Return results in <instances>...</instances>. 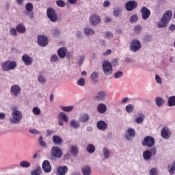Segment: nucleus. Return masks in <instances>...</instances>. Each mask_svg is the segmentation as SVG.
Instances as JSON below:
<instances>
[{
	"instance_id": "4d7b16f0",
	"label": "nucleus",
	"mask_w": 175,
	"mask_h": 175,
	"mask_svg": "<svg viewBox=\"0 0 175 175\" xmlns=\"http://www.w3.org/2000/svg\"><path fill=\"white\" fill-rule=\"evenodd\" d=\"M105 38H107V39H111L113 38V33L108 31L105 33Z\"/></svg>"
},
{
	"instance_id": "58836bf2",
	"label": "nucleus",
	"mask_w": 175,
	"mask_h": 175,
	"mask_svg": "<svg viewBox=\"0 0 175 175\" xmlns=\"http://www.w3.org/2000/svg\"><path fill=\"white\" fill-rule=\"evenodd\" d=\"M32 111L35 116H39V114L41 113L40 109H39L38 107H33Z\"/></svg>"
},
{
	"instance_id": "4468645a",
	"label": "nucleus",
	"mask_w": 175,
	"mask_h": 175,
	"mask_svg": "<svg viewBox=\"0 0 175 175\" xmlns=\"http://www.w3.org/2000/svg\"><path fill=\"white\" fill-rule=\"evenodd\" d=\"M42 170L44 173H50L51 172V165L50 164V161L49 160H45L42 163Z\"/></svg>"
},
{
	"instance_id": "72a5a7b5",
	"label": "nucleus",
	"mask_w": 175,
	"mask_h": 175,
	"mask_svg": "<svg viewBox=\"0 0 175 175\" xmlns=\"http://www.w3.org/2000/svg\"><path fill=\"white\" fill-rule=\"evenodd\" d=\"M20 166L21 167H29L31 166V163L27 161H22L20 162Z\"/></svg>"
},
{
	"instance_id": "7ed1b4c3",
	"label": "nucleus",
	"mask_w": 175,
	"mask_h": 175,
	"mask_svg": "<svg viewBox=\"0 0 175 175\" xmlns=\"http://www.w3.org/2000/svg\"><path fill=\"white\" fill-rule=\"evenodd\" d=\"M17 66V63L16 62H10L9 60L4 62L1 64V68L5 72L9 70H13Z\"/></svg>"
},
{
	"instance_id": "39448f33",
	"label": "nucleus",
	"mask_w": 175,
	"mask_h": 175,
	"mask_svg": "<svg viewBox=\"0 0 175 175\" xmlns=\"http://www.w3.org/2000/svg\"><path fill=\"white\" fill-rule=\"evenodd\" d=\"M23 118V114L18 110H15L12 112V119L11 121L13 124H18Z\"/></svg>"
},
{
	"instance_id": "4be33fe9",
	"label": "nucleus",
	"mask_w": 175,
	"mask_h": 175,
	"mask_svg": "<svg viewBox=\"0 0 175 175\" xmlns=\"http://www.w3.org/2000/svg\"><path fill=\"white\" fill-rule=\"evenodd\" d=\"M152 157V156L151 155V152H150V150H146L143 152V158L145 159V161H150Z\"/></svg>"
},
{
	"instance_id": "b1692460",
	"label": "nucleus",
	"mask_w": 175,
	"mask_h": 175,
	"mask_svg": "<svg viewBox=\"0 0 175 175\" xmlns=\"http://www.w3.org/2000/svg\"><path fill=\"white\" fill-rule=\"evenodd\" d=\"M17 32L19 33H25V32L27 31L25 29V26L23 24H19L16 27Z\"/></svg>"
},
{
	"instance_id": "ddd939ff",
	"label": "nucleus",
	"mask_w": 175,
	"mask_h": 175,
	"mask_svg": "<svg viewBox=\"0 0 175 175\" xmlns=\"http://www.w3.org/2000/svg\"><path fill=\"white\" fill-rule=\"evenodd\" d=\"M161 137L163 139H170V136H172V133L169 131V128L167 126H165L162 129L161 132Z\"/></svg>"
},
{
	"instance_id": "774afa93",
	"label": "nucleus",
	"mask_w": 175,
	"mask_h": 175,
	"mask_svg": "<svg viewBox=\"0 0 175 175\" xmlns=\"http://www.w3.org/2000/svg\"><path fill=\"white\" fill-rule=\"evenodd\" d=\"M169 29H170V31H174V29H175V25H171L169 27Z\"/></svg>"
},
{
	"instance_id": "603ef678",
	"label": "nucleus",
	"mask_w": 175,
	"mask_h": 175,
	"mask_svg": "<svg viewBox=\"0 0 175 175\" xmlns=\"http://www.w3.org/2000/svg\"><path fill=\"white\" fill-rule=\"evenodd\" d=\"M137 15L134 14L131 17L130 21L131 23H136V21H137Z\"/></svg>"
},
{
	"instance_id": "49530a36",
	"label": "nucleus",
	"mask_w": 175,
	"mask_h": 175,
	"mask_svg": "<svg viewBox=\"0 0 175 175\" xmlns=\"http://www.w3.org/2000/svg\"><path fill=\"white\" fill-rule=\"evenodd\" d=\"M134 32L135 33H140V32H142V26L140 25L135 26L134 27Z\"/></svg>"
},
{
	"instance_id": "5701e85b",
	"label": "nucleus",
	"mask_w": 175,
	"mask_h": 175,
	"mask_svg": "<svg viewBox=\"0 0 175 175\" xmlns=\"http://www.w3.org/2000/svg\"><path fill=\"white\" fill-rule=\"evenodd\" d=\"M97 110L98 113H100L101 114H103L107 110V107L105 105V104H100L97 107Z\"/></svg>"
},
{
	"instance_id": "0e129e2a",
	"label": "nucleus",
	"mask_w": 175,
	"mask_h": 175,
	"mask_svg": "<svg viewBox=\"0 0 175 175\" xmlns=\"http://www.w3.org/2000/svg\"><path fill=\"white\" fill-rule=\"evenodd\" d=\"M110 54H111V50L108 49L105 53H103V55L104 56L110 55Z\"/></svg>"
},
{
	"instance_id": "4c0bfd02",
	"label": "nucleus",
	"mask_w": 175,
	"mask_h": 175,
	"mask_svg": "<svg viewBox=\"0 0 175 175\" xmlns=\"http://www.w3.org/2000/svg\"><path fill=\"white\" fill-rule=\"evenodd\" d=\"M125 110L126 113H132L133 111V105L132 104H129L125 107Z\"/></svg>"
},
{
	"instance_id": "2eb2a0df",
	"label": "nucleus",
	"mask_w": 175,
	"mask_h": 175,
	"mask_svg": "<svg viewBox=\"0 0 175 175\" xmlns=\"http://www.w3.org/2000/svg\"><path fill=\"white\" fill-rule=\"evenodd\" d=\"M90 24H92V25H97V24H99L100 23V18L99 17V16L92 14L90 17Z\"/></svg>"
},
{
	"instance_id": "f03ea898",
	"label": "nucleus",
	"mask_w": 175,
	"mask_h": 175,
	"mask_svg": "<svg viewBox=\"0 0 175 175\" xmlns=\"http://www.w3.org/2000/svg\"><path fill=\"white\" fill-rule=\"evenodd\" d=\"M103 70L105 76H110L113 73V64L107 60L103 62Z\"/></svg>"
},
{
	"instance_id": "3c124183",
	"label": "nucleus",
	"mask_w": 175,
	"mask_h": 175,
	"mask_svg": "<svg viewBox=\"0 0 175 175\" xmlns=\"http://www.w3.org/2000/svg\"><path fill=\"white\" fill-rule=\"evenodd\" d=\"M150 175H158V170H157L156 168H152L150 170Z\"/></svg>"
},
{
	"instance_id": "6ab92c4d",
	"label": "nucleus",
	"mask_w": 175,
	"mask_h": 175,
	"mask_svg": "<svg viewBox=\"0 0 175 175\" xmlns=\"http://www.w3.org/2000/svg\"><path fill=\"white\" fill-rule=\"evenodd\" d=\"M97 128L100 131H106L107 128V124L103 120H100L97 122Z\"/></svg>"
},
{
	"instance_id": "69168bd1",
	"label": "nucleus",
	"mask_w": 175,
	"mask_h": 175,
	"mask_svg": "<svg viewBox=\"0 0 175 175\" xmlns=\"http://www.w3.org/2000/svg\"><path fill=\"white\" fill-rule=\"evenodd\" d=\"M108 6H110V1H104L103 7L104 8H108Z\"/></svg>"
},
{
	"instance_id": "f8f14e48",
	"label": "nucleus",
	"mask_w": 175,
	"mask_h": 175,
	"mask_svg": "<svg viewBox=\"0 0 175 175\" xmlns=\"http://www.w3.org/2000/svg\"><path fill=\"white\" fill-rule=\"evenodd\" d=\"M125 8L127 12H132L137 8V3L135 1H130L126 3Z\"/></svg>"
},
{
	"instance_id": "412c9836",
	"label": "nucleus",
	"mask_w": 175,
	"mask_h": 175,
	"mask_svg": "<svg viewBox=\"0 0 175 175\" xmlns=\"http://www.w3.org/2000/svg\"><path fill=\"white\" fill-rule=\"evenodd\" d=\"M66 51L68 50L65 47H62L57 51V54L59 58H65L66 57Z\"/></svg>"
},
{
	"instance_id": "9b49d317",
	"label": "nucleus",
	"mask_w": 175,
	"mask_h": 175,
	"mask_svg": "<svg viewBox=\"0 0 175 175\" xmlns=\"http://www.w3.org/2000/svg\"><path fill=\"white\" fill-rule=\"evenodd\" d=\"M52 154L55 158H61L62 157V150L58 146H53L51 149Z\"/></svg>"
},
{
	"instance_id": "680f3d73",
	"label": "nucleus",
	"mask_w": 175,
	"mask_h": 175,
	"mask_svg": "<svg viewBox=\"0 0 175 175\" xmlns=\"http://www.w3.org/2000/svg\"><path fill=\"white\" fill-rule=\"evenodd\" d=\"M83 62H84V57L80 56L79 57V60L78 61L79 65H82Z\"/></svg>"
},
{
	"instance_id": "aec40b11",
	"label": "nucleus",
	"mask_w": 175,
	"mask_h": 175,
	"mask_svg": "<svg viewBox=\"0 0 175 175\" xmlns=\"http://www.w3.org/2000/svg\"><path fill=\"white\" fill-rule=\"evenodd\" d=\"M94 99L96 100H105L106 99V93L105 92H98L97 96H94Z\"/></svg>"
},
{
	"instance_id": "09e8293b",
	"label": "nucleus",
	"mask_w": 175,
	"mask_h": 175,
	"mask_svg": "<svg viewBox=\"0 0 175 175\" xmlns=\"http://www.w3.org/2000/svg\"><path fill=\"white\" fill-rule=\"evenodd\" d=\"M144 118V115H142L141 117H138L135 119V122H137V124H140L143 122Z\"/></svg>"
},
{
	"instance_id": "c9c22d12",
	"label": "nucleus",
	"mask_w": 175,
	"mask_h": 175,
	"mask_svg": "<svg viewBox=\"0 0 175 175\" xmlns=\"http://www.w3.org/2000/svg\"><path fill=\"white\" fill-rule=\"evenodd\" d=\"M90 120V116L88 114L84 113L83 116H81L80 120L81 122H87Z\"/></svg>"
},
{
	"instance_id": "e2e57ef3",
	"label": "nucleus",
	"mask_w": 175,
	"mask_h": 175,
	"mask_svg": "<svg viewBox=\"0 0 175 175\" xmlns=\"http://www.w3.org/2000/svg\"><path fill=\"white\" fill-rule=\"evenodd\" d=\"M29 132H30V133H33V135L39 134V131H38V130L34 129L29 130Z\"/></svg>"
},
{
	"instance_id": "cd10ccee",
	"label": "nucleus",
	"mask_w": 175,
	"mask_h": 175,
	"mask_svg": "<svg viewBox=\"0 0 175 175\" xmlns=\"http://www.w3.org/2000/svg\"><path fill=\"white\" fill-rule=\"evenodd\" d=\"M52 140L55 144H61L62 143V139H61L59 136L57 135H53Z\"/></svg>"
},
{
	"instance_id": "f704fd0d",
	"label": "nucleus",
	"mask_w": 175,
	"mask_h": 175,
	"mask_svg": "<svg viewBox=\"0 0 175 175\" xmlns=\"http://www.w3.org/2000/svg\"><path fill=\"white\" fill-rule=\"evenodd\" d=\"M70 126L72 128H75V129H77V128H80V124L76 122V120H71Z\"/></svg>"
},
{
	"instance_id": "2f4dec72",
	"label": "nucleus",
	"mask_w": 175,
	"mask_h": 175,
	"mask_svg": "<svg viewBox=\"0 0 175 175\" xmlns=\"http://www.w3.org/2000/svg\"><path fill=\"white\" fill-rule=\"evenodd\" d=\"M84 32L86 36H90V35H94V33H95V31L91 28H85Z\"/></svg>"
},
{
	"instance_id": "bf43d9fd",
	"label": "nucleus",
	"mask_w": 175,
	"mask_h": 175,
	"mask_svg": "<svg viewBox=\"0 0 175 175\" xmlns=\"http://www.w3.org/2000/svg\"><path fill=\"white\" fill-rule=\"evenodd\" d=\"M52 35H53L54 36H58V35H59V30L58 29H54L52 31Z\"/></svg>"
},
{
	"instance_id": "a211bd4d",
	"label": "nucleus",
	"mask_w": 175,
	"mask_h": 175,
	"mask_svg": "<svg viewBox=\"0 0 175 175\" xmlns=\"http://www.w3.org/2000/svg\"><path fill=\"white\" fill-rule=\"evenodd\" d=\"M127 133H126L125 137L127 139V140H129L130 137H135V135H136V132L135 131V129L132 128H129L126 131Z\"/></svg>"
},
{
	"instance_id": "9d476101",
	"label": "nucleus",
	"mask_w": 175,
	"mask_h": 175,
	"mask_svg": "<svg viewBox=\"0 0 175 175\" xmlns=\"http://www.w3.org/2000/svg\"><path fill=\"white\" fill-rule=\"evenodd\" d=\"M10 92L11 95L17 97L18 94H21V88H20L18 85H14L11 87Z\"/></svg>"
},
{
	"instance_id": "864d4df0",
	"label": "nucleus",
	"mask_w": 175,
	"mask_h": 175,
	"mask_svg": "<svg viewBox=\"0 0 175 175\" xmlns=\"http://www.w3.org/2000/svg\"><path fill=\"white\" fill-rule=\"evenodd\" d=\"M150 155L152 157V155H157V148L154 147V148H152L150 150Z\"/></svg>"
},
{
	"instance_id": "79ce46f5",
	"label": "nucleus",
	"mask_w": 175,
	"mask_h": 175,
	"mask_svg": "<svg viewBox=\"0 0 175 175\" xmlns=\"http://www.w3.org/2000/svg\"><path fill=\"white\" fill-rule=\"evenodd\" d=\"M78 85H80V87H83V85H85V81L83 78H80L77 81Z\"/></svg>"
},
{
	"instance_id": "1a4fd4ad",
	"label": "nucleus",
	"mask_w": 175,
	"mask_h": 175,
	"mask_svg": "<svg viewBox=\"0 0 175 175\" xmlns=\"http://www.w3.org/2000/svg\"><path fill=\"white\" fill-rule=\"evenodd\" d=\"M38 43L39 46H41L42 47H45V46H47V44H49V40L47 39L46 36H38Z\"/></svg>"
},
{
	"instance_id": "20e7f679",
	"label": "nucleus",
	"mask_w": 175,
	"mask_h": 175,
	"mask_svg": "<svg viewBox=\"0 0 175 175\" xmlns=\"http://www.w3.org/2000/svg\"><path fill=\"white\" fill-rule=\"evenodd\" d=\"M46 14L48 18H49L52 23H55V21L58 20V16L57 15V13H55V10L51 8L47 9Z\"/></svg>"
},
{
	"instance_id": "338daca9",
	"label": "nucleus",
	"mask_w": 175,
	"mask_h": 175,
	"mask_svg": "<svg viewBox=\"0 0 175 175\" xmlns=\"http://www.w3.org/2000/svg\"><path fill=\"white\" fill-rule=\"evenodd\" d=\"M6 114L3 113H0V120H5Z\"/></svg>"
},
{
	"instance_id": "a878e982",
	"label": "nucleus",
	"mask_w": 175,
	"mask_h": 175,
	"mask_svg": "<svg viewBox=\"0 0 175 175\" xmlns=\"http://www.w3.org/2000/svg\"><path fill=\"white\" fill-rule=\"evenodd\" d=\"M155 103L158 107H161V106H163V104L165 103V100H163V98H162L161 97H157L155 99Z\"/></svg>"
},
{
	"instance_id": "dca6fc26",
	"label": "nucleus",
	"mask_w": 175,
	"mask_h": 175,
	"mask_svg": "<svg viewBox=\"0 0 175 175\" xmlns=\"http://www.w3.org/2000/svg\"><path fill=\"white\" fill-rule=\"evenodd\" d=\"M22 61L24 62L25 65H32V57H29L27 54L22 56Z\"/></svg>"
},
{
	"instance_id": "a18cd8bd",
	"label": "nucleus",
	"mask_w": 175,
	"mask_h": 175,
	"mask_svg": "<svg viewBox=\"0 0 175 175\" xmlns=\"http://www.w3.org/2000/svg\"><path fill=\"white\" fill-rule=\"evenodd\" d=\"M56 4L57 6H59L60 8H64L65 7V1L62 0H58L56 1Z\"/></svg>"
},
{
	"instance_id": "e433bc0d",
	"label": "nucleus",
	"mask_w": 175,
	"mask_h": 175,
	"mask_svg": "<svg viewBox=\"0 0 175 175\" xmlns=\"http://www.w3.org/2000/svg\"><path fill=\"white\" fill-rule=\"evenodd\" d=\"M98 77H99V73L98 72H94L92 73L91 79L93 81H96V79H98Z\"/></svg>"
},
{
	"instance_id": "6e6552de",
	"label": "nucleus",
	"mask_w": 175,
	"mask_h": 175,
	"mask_svg": "<svg viewBox=\"0 0 175 175\" xmlns=\"http://www.w3.org/2000/svg\"><path fill=\"white\" fill-rule=\"evenodd\" d=\"M141 14L143 20H147L151 16V11L146 7L144 6L141 8Z\"/></svg>"
},
{
	"instance_id": "f257e3e1",
	"label": "nucleus",
	"mask_w": 175,
	"mask_h": 175,
	"mask_svg": "<svg viewBox=\"0 0 175 175\" xmlns=\"http://www.w3.org/2000/svg\"><path fill=\"white\" fill-rule=\"evenodd\" d=\"M172 16L173 14L170 10L166 11L161 18V21L157 23L158 28H165V27H167Z\"/></svg>"
},
{
	"instance_id": "37998d69",
	"label": "nucleus",
	"mask_w": 175,
	"mask_h": 175,
	"mask_svg": "<svg viewBox=\"0 0 175 175\" xmlns=\"http://www.w3.org/2000/svg\"><path fill=\"white\" fill-rule=\"evenodd\" d=\"M124 76V72L122 71H118L114 74L115 79H120V77H122Z\"/></svg>"
},
{
	"instance_id": "393cba45",
	"label": "nucleus",
	"mask_w": 175,
	"mask_h": 175,
	"mask_svg": "<svg viewBox=\"0 0 175 175\" xmlns=\"http://www.w3.org/2000/svg\"><path fill=\"white\" fill-rule=\"evenodd\" d=\"M70 152L72 155H77V154H79V148L75 145H72L70 148Z\"/></svg>"
},
{
	"instance_id": "5fc2aeb1",
	"label": "nucleus",
	"mask_w": 175,
	"mask_h": 175,
	"mask_svg": "<svg viewBox=\"0 0 175 175\" xmlns=\"http://www.w3.org/2000/svg\"><path fill=\"white\" fill-rule=\"evenodd\" d=\"M51 61H52V62H57V61H58V56H57V55H52Z\"/></svg>"
},
{
	"instance_id": "a19ab883",
	"label": "nucleus",
	"mask_w": 175,
	"mask_h": 175,
	"mask_svg": "<svg viewBox=\"0 0 175 175\" xmlns=\"http://www.w3.org/2000/svg\"><path fill=\"white\" fill-rule=\"evenodd\" d=\"M26 10L27 12H32L33 10V5L31 3H28L26 4Z\"/></svg>"
},
{
	"instance_id": "c756f323",
	"label": "nucleus",
	"mask_w": 175,
	"mask_h": 175,
	"mask_svg": "<svg viewBox=\"0 0 175 175\" xmlns=\"http://www.w3.org/2000/svg\"><path fill=\"white\" fill-rule=\"evenodd\" d=\"M59 119L61 120L62 121H64V122H68V116H66V114L64 112H61L59 116Z\"/></svg>"
},
{
	"instance_id": "f3484780",
	"label": "nucleus",
	"mask_w": 175,
	"mask_h": 175,
	"mask_svg": "<svg viewBox=\"0 0 175 175\" xmlns=\"http://www.w3.org/2000/svg\"><path fill=\"white\" fill-rule=\"evenodd\" d=\"M68 173V167L67 166H59L57 170V175H65Z\"/></svg>"
},
{
	"instance_id": "13d9d810",
	"label": "nucleus",
	"mask_w": 175,
	"mask_h": 175,
	"mask_svg": "<svg viewBox=\"0 0 175 175\" xmlns=\"http://www.w3.org/2000/svg\"><path fill=\"white\" fill-rule=\"evenodd\" d=\"M155 79L159 84H162V79H161V77H159V75H156Z\"/></svg>"
},
{
	"instance_id": "ea45409f",
	"label": "nucleus",
	"mask_w": 175,
	"mask_h": 175,
	"mask_svg": "<svg viewBox=\"0 0 175 175\" xmlns=\"http://www.w3.org/2000/svg\"><path fill=\"white\" fill-rule=\"evenodd\" d=\"M62 110H63V111H66V113H69V111H72V110H73V106L62 107Z\"/></svg>"
},
{
	"instance_id": "7c9ffc66",
	"label": "nucleus",
	"mask_w": 175,
	"mask_h": 175,
	"mask_svg": "<svg viewBox=\"0 0 175 175\" xmlns=\"http://www.w3.org/2000/svg\"><path fill=\"white\" fill-rule=\"evenodd\" d=\"M42 168L40 167H38L36 169L31 171V175H40L42 174Z\"/></svg>"
},
{
	"instance_id": "423d86ee",
	"label": "nucleus",
	"mask_w": 175,
	"mask_h": 175,
	"mask_svg": "<svg viewBox=\"0 0 175 175\" xmlns=\"http://www.w3.org/2000/svg\"><path fill=\"white\" fill-rule=\"evenodd\" d=\"M155 144V139L152 136H146L142 142V146L144 147H152Z\"/></svg>"
},
{
	"instance_id": "6e6d98bb",
	"label": "nucleus",
	"mask_w": 175,
	"mask_h": 175,
	"mask_svg": "<svg viewBox=\"0 0 175 175\" xmlns=\"http://www.w3.org/2000/svg\"><path fill=\"white\" fill-rule=\"evenodd\" d=\"M38 81L42 83V84H44V83H46V79H44V77H43L42 75H40L38 77Z\"/></svg>"
},
{
	"instance_id": "c03bdc74",
	"label": "nucleus",
	"mask_w": 175,
	"mask_h": 175,
	"mask_svg": "<svg viewBox=\"0 0 175 175\" xmlns=\"http://www.w3.org/2000/svg\"><path fill=\"white\" fill-rule=\"evenodd\" d=\"M103 154H104L105 158H106V159H107V158H109V154H110V150H109L106 148H103Z\"/></svg>"
},
{
	"instance_id": "052dcab7",
	"label": "nucleus",
	"mask_w": 175,
	"mask_h": 175,
	"mask_svg": "<svg viewBox=\"0 0 175 175\" xmlns=\"http://www.w3.org/2000/svg\"><path fill=\"white\" fill-rule=\"evenodd\" d=\"M10 32H11V35H17V30L14 28H11L10 29Z\"/></svg>"
},
{
	"instance_id": "0eeeda50",
	"label": "nucleus",
	"mask_w": 175,
	"mask_h": 175,
	"mask_svg": "<svg viewBox=\"0 0 175 175\" xmlns=\"http://www.w3.org/2000/svg\"><path fill=\"white\" fill-rule=\"evenodd\" d=\"M131 50L133 51V53H136L138 50L142 49V43L137 40H133L131 44Z\"/></svg>"
},
{
	"instance_id": "473e14b6",
	"label": "nucleus",
	"mask_w": 175,
	"mask_h": 175,
	"mask_svg": "<svg viewBox=\"0 0 175 175\" xmlns=\"http://www.w3.org/2000/svg\"><path fill=\"white\" fill-rule=\"evenodd\" d=\"M87 151L90 154L95 152V146L92 144H89L87 147Z\"/></svg>"
},
{
	"instance_id": "de8ad7c7",
	"label": "nucleus",
	"mask_w": 175,
	"mask_h": 175,
	"mask_svg": "<svg viewBox=\"0 0 175 175\" xmlns=\"http://www.w3.org/2000/svg\"><path fill=\"white\" fill-rule=\"evenodd\" d=\"M39 142H40V146H41V147H46V142L43 141V137L42 136L40 137Z\"/></svg>"
},
{
	"instance_id": "8fccbe9b",
	"label": "nucleus",
	"mask_w": 175,
	"mask_h": 175,
	"mask_svg": "<svg viewBox=\"0 0 175 175\" xmlns=\"http://www.w3.org/2000/svg\"><path fill=\"white\" fill-rule=\"evenodd\" d=\"M120 12L121 10L120 8L115 9L113 11V16H115V17H118Z\"/></svg>"
},
{
	"instance_id": "c85d7f7f",
	"label": "nucleus",
	"mask_w": 175,
	"mask_h": 175,
	"mask_svg": "<svg viewBox=\"0 0 175 175\" xmlns=\"http://www.w3.org/2000/svg\"><path fill=\"white\" fill-rule=\"evenodd\" d=\"M167 103H168L169 107H172L173 106H175V96H170L168 98Z\"/></svg>"
},
{
	"instance_id": "bb28decb",
	"label": "nucleus",
	"mask_w": 175,
	"mask_h": 175,
	"mask_svg": "<svg viewBox=\"0 0 175 175\" xmlns=\"http://www.w3.org/2000/svg\"><path fill=\"white\" fill-rule=\"evenodd\" d=\"M83 175H91V167L90 166H85L81 169Z\"/></svg>"
}]
</instances>
